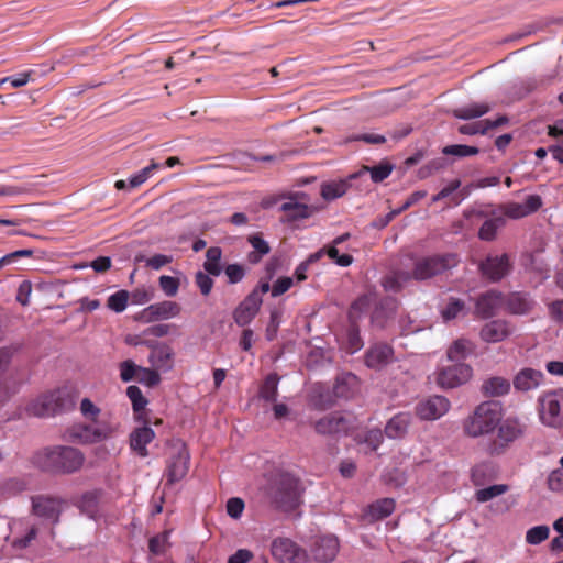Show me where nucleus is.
Instances as JSON below:
<instances>
[{
    "mask_svg": "<svg viewBox=\"0 0 563 563\" xmlns=\"http://www.w3.org/2000/svg\"><path fill=\"white\" fill-rule=\"evenodd\" d=\"M85 454L69 445L45 446L32 456V463L43 472L68 475L81 470Z\"/></svg>",
    "mask_w": 563,
    "mask_h": 563,
    "instance_id": "obj_1",
    "label": "nucleus"
},
{
    "mask_svg": "<svg viewBox=\"0 0 563 563\" xmlns=\"http://www.w3.org/2000/svg\"><path fill=\"white\" fill-rule=\"evenodd\" d=\"M78 399V391L73 386H64L32 400L25 408L29 416L51 417L73 410Z\"/></svg>",
    "mask_w": 563,
    "mask_h": 563,
    "instance_id": "obj_2",
    "label": "nucleus"
},
{
    "mask_svg": "<svg viewBox=\"0 0 563 563\" xmlns=\"http://www.w3.org/2000/svg\"><path fill=\"white\" fill-rule=\"evenodd\" d=\"M302 487L298 477L279 471L277 472L268 488V496L272 503L282 510H294L301 503Z\"/></svg>",
    "mask_w": 563,
    "mask_h": 563,
    "instance_id": "obj_3",
    "label": "nucleus"
},
{
    "mask_svg": "<svg viewBox=\"0 0 563 563\" xmlns=\"http://www.w3.org/2000/svg\"><path fill=\"white\" fill-rule=\"evenodd\" d=\"M501 417V405L498 401H483L464 421V431L473 438L492 433L500 423Z\"/></svg>",
    "mask_w": 563,
    "mask_h": 563,
    "instance_id": "obj_4",
    "label": "nucleus"
},
{
    "mask_svg": "<svg viewBox=\"0 0 563 563\" xmlns=\"http://www.w3.org/2000/svg\"><path fill=\"white\" fill-rule=\"evenodd\" d=\"M114 432V428L108 422L78 423L68 428L64 433V440L79 444H95L108 440Z\"/></svg>",
    "mask_w": 563,
    "mask_h": 563,
    "instance_id": "obj_5",
    "label": "nucleus"
},
{
    "mask_svg": "<svg viewBox=\"0 0 563 563\" xmlns=\"http://www.w3.org/2000/svg\"><path fill=\"white\" fill-rule=\"evenodd\" d=\"M539 417L542 424L559 429L563 427V389L544 393L539 398Z\"/></svg>",
    "mask_w": 563,
    "mask_h": 563,
    "instance_id": "obj_6",
    "label": "nucleus"
},
{
    "mask_svg": "<svg viewBox=\"0 0 563 563\" xmlns=\"http://www.w3.org/2000/svg\"><path fill=\"white\" fill-rule=\"evenodd\" d=\"M456 264L455 254L423 257L416 262L412 277L417 280H424L456 266Z\"/></svg>",
    "mask_w": 563,
    "mask_h": 563,
    "instance_id": "obj_7",
    "label": "nucleus"
},
{
    "mask_svg": "<svg viewBox=\"0 0 563 563\" xmlns=\"http://www.w3.org/2000/svg\"><path fill=\"white\" fill-rule=\"evenodd\" d=\"M472 374V367L465 363L443 365L435 373V382L443 389H452L467 383Z\"/></svg>",
    "mask_w": 563,
    "mask_h": 563,
    "instance_id": "obj_8",
    "label": "nucleus"
},
{
    "mask_svg": "<svg viewBox=\"0 0 563 563\" xmlns=\"http://www.w3.org/2000/svg\"><path fill=\"white\" fill-rule=\"evenodd\" d=\"M273 556L280 563H306L307 553L288 538H277L272 542Z\"/></svg>",
    "mask_w": 563,
    "mask_h": 563,
    "instance_id": "obj_9",
    "label": "nucleus"
},
{
    "mask_svg": "<svg viewBox=\"0 0 563 563\" xmlns=\"http://www.w3.org/2000/svg\"><path fill=\"white\" fill-rule=\"evenodd\" d=\"M189 460L190 456L186 445H178L167 462L165 471L167 484H175L187 475L189 470Z\"/></svg>",
    "mask_w": 563,
    "mask_h": 563,
    "instance_id": "obj_10",
    "label": "nucleus"
},
{
    "mask_svg": "<svg viewBox=\"0 0 563 563\" xmlns=\"http://www.w3.org/2000/svg\"><path fill=\"white\" fill-rule=\"evenodd\" d=\"M180 306L175 301H161L157 303L150 305L143 309L136 317V320L151 323L158 320H168L179 316Z\"/></svg>",
    "mask_w": 563,
    "mask_h": 563,
    "instance_id": "obj_11",
    "label": "nucleus"
},
{
    "mask_svg": "<svg viewBox=\"0 0 563 563\" xmlns=\"http://www.w3.org/2000/svg\"><path fill=\"white\" fill-rule=\"evenodd\" d=\"M451 407L449 399L444 396H430L416 406V413L421 420L432 421L444 416Z\"/></svg>",
    "mask_w": 563,
    "mask_h": 563,
    "instance_id": "obj_12",
    "label": "nucleus"
},
{
    "mask_svg": "<svg viewBox=\"0 0 563 563\" xmlns=\"http://www.w3.org/2000/svg\"><path fill=\"white\" fill-rule=\"evenodd\" d=\"M479 269L484 277L492 282H499L511 271L509 256L504 253L501 255H487L481 263Z\"/></svg>",
    "mask_w": 563,
    "mask_h": 563,
    "instance_id": "obj_13",
    "label": "nucleus"
},
{
    "mask_svg": "<svg viewBox=\"0 0 563 563\" xmlns=\"http://www.w3.org/2000/svg\"><path fill=\"white\" fill-rule=\"evenodd\" d=\"M340 549L339 540L333 534L318 536L311 544V555L318 563L332 562Z\"/></svg>",
    "mask_w": 563,
    "mask_h": 563,
    "instance_id": "obj_14",
    "label": "nucleus"
},
{
    "mask_svg": "<svg viewBox=\"0 0 563 563\" xmlns=\"http://www.w3.org/2000/svg\"><path fill=\"white\" fill-rule=\"evenodd\" d=\"M263 300L258 297V290H252L235 308L233 319L240 327L247 325L257 314Z\"/></svg>",
    "mask_w": 563,
    "mask_h": 563,
    "instance_id": "obj_15",
    "label": "nucleus"
},
{
    "mask_svg": "<svg viewBox=\"0 0 563 563\" xmlns=\"http://www.w3.org/2000/svg\"><path fill=\"white\" fill-rule=\"evenodd\" d=\"M63 505L64 501L56 497L40 495L32 498L33 512L38 517L52 520L54 523L58 521Z\"/></svg>",
    "mask_w": 563,
    "mask_h": 563,
    "instance_id": "obj_16",
    "label": "nucleus"
},
{
    "mask_svg": "<svg viewBox=\"0 0 563 563\" xmlns=\"http://www.w3.org/2000/svg\"><path fill=\"white\" fill-rule=\"evenodd\" d=\"M349 428L350 421L342 412L330 413L314 423L316 431L323 435L345 433Z\"/></svg>",
    "mask_w": 563,
    "mask_h": 563,
    "instance_id": "obj_17",
    "label": "nucleus"
},
{
    "mask_svg": "<svg viewBox=\"0 0 563 563\" xmlns=\"http://www.w3.org/2000/svg\"><path fill=\"white\" fill-rule=\"evenodd\" d=\"M542 206V199L538 195L527 197L525 203L508 202L501 209L505 216L511 219H520L538 211Z\"/></svg>",
    "mask_w": 563,
    "mask_h": 563,
    "instance_id": "obj_18",
    "label": "nucleus"
},
{
    "mask_svg": "<svg viewBox=\"0 0 563 563\" xmlns=\"http://www.w3.org/2000/svg\"><path fill=\"white\" fill-rule=\"evenodd\" d=\"M394 350L386 343L372 345L365 355V364L369 368L380 369L393 360Z\"/></svg>",
    "mask_w": 563,
    "mask_h": 563,
    "instance_id": "obj_19",
    "label": "nucleus"
},
{
    "mask_svg": "<svg viewBox=\"0 0 563 563\" xmlns=\"http://www.w3.org/2000/svg\"><path fill=\"white\" fill-rule=\"evenodd\" d=\"M543 373L541 371L526 367L520 369L514 377V387L519 391H529L538 388L543 382Z\"/></svg>",
    "mask_w": 563,
    "mask_h": 563,
    "instance_id": "obj_20",
    "label": "nucleus"
},
{
    "mask_svg": "<svg viewBox=\"0 0 563 563\" xmlns=\"http://www.w3.org/2000/svg\"><path fill=\"white\" fill-rule=\"evenodd\" d=\"M412 422L410 412H399L393 416L385 426V434L389 439H404Z\"/></svg>",
    "mask_w": 563,
    "mask_h": 563,
    "instance_id": "obj_21",
    "label": "nucleus"
},
{
    "mask_svg": "<svg viewBox=\"0 0 563 563\" xmlns=\"http://www.w3.org/2000/svg\"><path fill=\"white\" fill-rule=\"evenodd\" d=\"M155 438V432L152 428L143 426L134 429L130 434V448L140 457H146L148 455L147 444H150Z\"/></svg>",
    "mask_w": 563,
    "mask_h": 563,
    "instance_id": "obj_22",
    "label": "nucleus"
},
{
    "mask_svg": "<svg viewBox=\"0 0 563 563\" xmlns=\"http://www.w3.org/2000/svg\"><path fill=\"white\" fill-rule=\"evenodd\" d=\"M510 334L511 329L505 320L489 321L481 330V338L488 343L501 342Z\"/></svg>",
    "mask_w": 563,
    "mask_h": 563,
    "instance_id": "obj_23",
    "label": "nucleus"
},
{
    "mask_svg": "<svg viewBox=\"0 0 563 563\" xmlns=\"http://www.w3.org/2000/svg\"><path fill=\"white\" fill-rule=\"evenodd\" d=\"M173 351L166 344L154 346L148 355L150 364L157 371L167 372L173 366Z\"/></svg>",
    "mask_w": 563,
    "mask_h": 563,
    "instance_id": "obj_24",
    "label": "nucleus"
},
{
    "mask_svg": "<svg viewBox=\"0 0 563 563\" xmlns=\"http://www.w3.org/2000/svg\"><path fill=\"white\" fill-rule=\"evenodd\" d=\"M501 303V295L498 291H487L476 301V312L483 318L493 316Z\"/></svg>",
    "mask_w": 563,
    "mask_h": 563,
    "instance_id": "obj_25",
    "label": "nucleus"
},
{
    "mask_svg": "<svg viewBox=\"0 0 563 563\" xmlns=\"http://www.w3.org/2000/svg\"><path fill=\"white\" fill-rule=\"evenodd\" d=\"M507 122V117L500 115L496 120H483L462 124L459 126V132L465 135L485 134L488 130L503 125Z\"/></svg>",
    "mask_w": 563,
    "mask_h": 563,
    "instance_id": "obj_26",
    "label": "nucleus"
},
{
    "mask_svg": "<svg viewBox=\"0 0 563 563\" xmlns=\"http://www.w3.org/2000/svg\"><path fill=\"white\" fill-rule=\"evenodd\" d=\"M427 196L426 190H417L412 192L406 201L397 209H393L384 217L377 219L376 225L378 228H385L397 216H399L401 212L409 209L411 206L416 205L419 200L423 199Z\"/></svg>",
    "mask_w": 563,
    "mask_h": 563,
    "instance_id": "obj_27",
    "label": "nucleus"
},
{
    "mask_svg": "<svg viewBox=\"0 0 563 563\" xmlns=\"http://www.w3.org/2000/svg\"><path fill=\"white\" fill-rule=\"evenodd\" d=\"M534 301L526 292H512L507 299V308L514 314H527L529 313Z\"/></svg>",
    "mask_w": 563,
    "mask_h": 563,
    "instance_id": "obj_28",
    "label": "nucleus"
},
{
    "mask_svg": "<svg viewBox=\"0 0 563 563\" xmlns=\"http://www.w3.org/2000/svg\"><path fill=\"white\" fill-rule=\"evenodd\" d=\"M510 390V382L500 376H493L484 380L482 391L488 397H500Z\"/></svg>",
    "mask_w": 563,
    "mask_h": 563,
    "instance_id": "obj_29",
    "label": "nucleus"
},
{
    "mask_svg": "<svg viewBox=\"0 0 563 563\" xmlns=\"http://www.w3.org/2000/svg\"><path fill=\"white\" fill-rule=\"evenodd\" d=\"M525 431V424L517 418H507L499 427V438L506 442H512Z\"/></svg>",
    "mask_w": 563,
    "mask_h": 563,
    "instance_id": "obj_30",
    "label": "nucleus"
},
{
    "mask_svg": "<svg viewBox=\"0 0 563 563\" xmlns=\"http://www.w3.org/2000/svg\"><path fill=\"white\" fill-rule=\"evenodd\" d=\"M280 210L286 214L287 220H297L308 218L310 212L306 203L289 198L280 205Z\"/></svg>",
    "mask_w": 563,
    "mask_h": 563,
    "instance_id": "obj_31",
    "label": "nucleus"
},
{
    "mask_svg": "<svg viewBox=\"0 0 563 563\" xmlns=\"http://www.w3.org/2000/svg\"><path fill=\"white\" fill-rule=\"evenodd\" d=\"M490 110V106L487 103H471L456 108L452 111L453 115L462 120H472L481 118Z\"/></svg>",
    "mask_w": 563,
    "mask_h": 563,
    "instance_id": "obj_32",
    "label": "nucleus"
},
{
    "mask_svg": "<svg viewBox=\"0 0 563 563\" xmlns=\"http://www.w3.org/2000/svg\"><path fill=\"white\" fill-rule=\"evenodd\" d=\"M474 351V344L467 339L455 340L446 351L449 361H461Z\"/></svg>",
    "mask_w": 563,
    "mask_h": 563,
    "instance_id": "obj_33",
    "label": "nucleus"
},
{
    "mask_svg": "<svg viewBox=\"0 0 563 563\" xmlns=\"http://www.w3.org/2000/svg\"><path fill=\"white\" fill-rule=\"evenodd\" d=\"M221 257L222 250L219 246H211L207 250L203 268L209 275L217 277L222 273Z\"/></svg>",
    "mask_w": 563,
    "mask_h": 563,
    "instance_id": "obj_34",
    "label": "nucleus"
},
{
    "mask_svg": "<svg viewBox=\"0 0 563 563\" xmlns=\"http://www.w3.org/2000/svg\"><path fill=\"white\" fill-rule=\"evenodd\" d=\"M522 265L527 269L539 273L544 279L549 277V267L544 262L541 252L525 254L522 256Z\"/></svg>",
    "mask_w": 563,
    "mask_h": 563,
    "instance_id": "obj_35",
    "label": "nucleus"
},
{
    "mask_svg": "<svg viewBox=\"0 0 563 563\" xmlns=\"http://www.w3.org/2000/svg\"><path fill=\"white\" fill-rule=\"evenodd\" d=\"M391 172V165L387 163H382L373 167L365 166L358 173L352 175L351 177L356 178L369 174L372 181L377 184L388 178Z\"/></svg>",
    "mask_w": 563,
    "mask_h": 563,
    "instance_id": "obj_36",
    "label": "nucleus"
},
{
    "mask_svg": "<svg viewBox=\"0 0 563 563\" xmlns=\"http://www.w3.org/2000/svg\"><path fill=\"white\" fill-rule=\"evenodd\" d=\"M249 242L253 247V251L249 253L247 260L252 264L258 263L262 257L269 253L268 243L262 239L258 234H253L249 236Z\"/></svg>",
    "mask_w": 563,
    "mask_h": 563,
    "instance_id": "obj_37",
    "label": "nucleus"
},
{
    "mask_svg": "<svg viewBox=\"0 0 563 563\" xmlns=\"http://www.w3.org/2000/svg\"><path fill=\"white\" fill-rule=\"evenodd\" d=\"M395 509V501L391 498L379 499L368 507V516L373 520L388 517Z\"/></svg>",
    "mask_w": 563,
    "mask_h": 563,
    "instance_id": "obj_38",
    "label": "nucleus"
},
{
    "mask_svg": "<svg viewBox=\"0 0 563 563\" xmlns=\"http://www.w3.org/2000/svg\"><path fill=\"white\" fill-rule=\"evenodd\" d=\"M357 384V377L352 373H345L336 378L333 391L336 397L347 398L352 388Z\"/></svg>",
    "mask_w": 563,
    "mask_h": 563,
    "instance_id": "obj_39",
    "label": "nucleus"
},
{
    "mask_svg": "<svg viewBox=\"0 0 563 563\" xmlns=\"http://www.w3.org/2000/svg\"><path fill=\"white\" fill-rule=\"evenodd\" d=\"M279 377L277 374H269L260 388V396L265 401H275L278 395Z\"/></svg>",
    "mask_w": 563,
    "mask_h": 563,
    "instance_id": "obj_40",
    "label": "nucleus"
},
{
    "mask_svg": "<svg viewBox=\"0 0 563 563\" xmlns=\"http://www.w3.org/2000/svg\"><path fill=\"white\" fill-rule=\"evenodd\" d=\"M345 180L330 181L321 186V195L325 200H334L342 197L347 190Z\"/></svg>",
    "mask_w": 563,
    "mask_h": 563,
    "instance_id": "obj_41",
    "label": "nucleus"
},
{
    "mask_svg": "<svg viewBox=\"0 0 563 563\" xmlns=\"http://www.w3.org/2000/svg\"><path fill=\"white\" fill-rule=\"evenodd\" d=\"M505 224L503 217H495L486 220L478 232L479 239L484 241H492L497 234V230Z\"/></svg>",
    "mask_w": 563,
    "mask_h": 563,
    "instance_id": "obj_42",
    "label": "nucleus"
},
{
    "mask_svg": "<svg viewBox=\"0 0 563 563\" xmlns=\"http://www.w3.org/2000/svg\"><path fill=\"white\" fill-rule=\"evenodd\" d=\"M508 490V486L505 484H495L475 493V498L479 503H486L495 497L505 494Z\"/></svg>",
    "mask_w": 563,
    "mask_h": 563,
    "instance_id": "obj_43",
    "label": "nucleus"
},
{
    "mask_svg": "<svg viewBox=\"0 0 563 563\" xmlns=\"http://www.w3.org/2000/svg\"><path fill=\"white\" fill-rule=\"evenodd\" d=\"M161 167L159 164L152 162L148 166L144 167L136 174L132 175L129 178L130 188H136L144 184L150 177L154 175V173Z\"/></svg>",
    "mask_w": 563,
    "mask_h": 563,
    "instance_id": "obj_44",
    "label": "nucleus"
},
{
    "mask_svg": "<svg viewBox=\"0 0 563 563\" xmlns=\"http://www.w3.org/2000/svg\"><path fill=\"white\" fill-rule=\"evenodd\" d=\"M550 528L545 525L534 526L526 532V542L538 545L549 538Z\"/></svg>",
    "mask_w": 563,
    "mask_h": 563,
    "instance_id": "obj_45",
    "label": "nucleus"
},
{
    "mask_svg": "<svg viewBox=\"0 0 563 563\" xmlns=\"http://www.w3.org/2000/svg\"><path fill=\"white\" fill-rule=\"evenodd\" d=\"M129 292L126 290H119L112 294L107 301V307L117 312H123L128 306Z\"/></svg>",
    "mask_w": 563,
    "mask_h": 563,
    "instance_id": "obj_46",
    "label": "nucleus"
},
{
    "mask_svg": "<svg viewBox=\"0 0 563 563\" xmlns=\"http://www.w3.org/2000/svg\"><path fill=\"white\" fill-rule=\"evenodd\" d=\"M168 539H169L168 531H164V532L151 538L150 542H148L150 552L154 555L164 554L168 547Z\"/></svg>",
    "mask_w": 563,
    "mask_h": 563,
    "instance_id": "obj_47",
    "label": "nucleus"
},
{
    "mask_svg": "<svg viewBox=\"0 0 563 563\" xmlns=\"http://www.w3.org/2000/svg\"><path fill=\"white\" fill-rule=\"evenodd\" d=\"M465 310L464 301L456 298H450L448 305L442 310V317L445 321L455 319L457 316L463 313Z\"/></svg>",
    "mask_w": 563,
    "mask_h": 563,
    "instance_id": "obj_48",
    "label": "nucleus"
},
{
    "mask_svg": "<svg viewBox=\"0 0 563 563\" xmlns=\"http://www.w3.org/2000/svg\"><path fill=\"white\" fill-rule=\"evenodd\" d=\"M126 396L131 400L132 408L135 412H140L147 405L146 398L143 396L142 390L137 386H134V385L129 386L126 388Z\"/></svg>",
    "mask_w": 563,
    "mask_h": 563,
    "instance_id": "obj_49",
    "label": "nucleus"
},
{
    "mask_svg": "<svg viewBox=\"0 0 563 563\" xmlns=\"http://www.w3.org/2000/svg\"><path fill=\"white\" fill-rule=\"evenodd\" d=\"M140 367L131 360L121 362L119 365L121 380L124 383L136 380Z\"/></svg>",
    "mask_w": 563,
    "mask_h": 563,
    "instance_id": "obj_50",
    "label": "nucleus"
},
{
    "mask_svg": "<svg viewBox=\"0 0 563 563\" xmlns=\"http://www.w3.org/2000/svg\"><path fill=\"white\" fill-rule=\"evenodd\" d=\"M136 380L147 387H154L159 384L161 376L157 369H151L141 366Z\"/></svg>",
    "mask_w": 563,
    "mask_h": 563,
    "instance_id": "obj_51",
    "label": "nucleus"
},
{
    "mask_svg": "<svg viewBox=\"0 0 563 563\" xmlns=\"http://www.w3.org/2000/svg\"><path fill=\"white\" fill-rule=\"evenodd\" d=\"M442 152L445 155L466 157V156L476 155L479 152V150L475 146L454 144V145L445 146Z\"/></svg>",
    "mask_w": 563,
    "mask_h": 563,
    "instance_id": "obj_52",
    "label": "nucleus"
},
{
    "mask_svg": "<svg viewBox=\"0 0 563 563\" xmlns=\"http://www.w3.org/2000/svg\"><path fill=\"white\" fill-rule=\"evenodd\" d=\"M159 287L162 291L167 297H174L178 292L179 289V279L168 275H162L158 279Z\"/></svg>",
    "mask_w": 563,
    "mask_h": 563,
    "instance_id": "obj_53",
    "label": "nucleus"
},
{
    "mask_svg": "<svg viewBox=\"0 0 563 563\" xmlns=\"http://www.w3.org/2000/svg\"><path fill=\"white\" fill-rule=\"evenodd\" d=\"M327 255L339 266L347 267L353 263V257L350 254H339L336 245L332 244L325 249Z\"/></svg>",
    "mask_w": 563,
    "mask_h": 563,
    "instance_id": "obj_54",
    "label": "nucleus"
},
{
    "mask_svg": "<svg viewBox=\"0 0 563 563\" xmlns=\"http://www.w3.org/2000/svg\"><path fill=\"white\" fill-rule=\"evenodd\" d=\"M229 284H238L245 276V268L241 264H229L223 269Z\"/></svg>",
    "mask_w": 563,
    "mask_h": 563,
    "instance_id": "obj_55",
    "label": "nucleus"
},
{
    "mask_svg": "<svg viewBox=\"0 0 563 563\" xmlns=\"http://www.w3.org/2000/svg\"><path fill=\"white\" fill-rule=\"evenodd\" d=\"M207 272H197L195 275V282L203 296H208L213 287V279Z\"/></svg>",
    "mask_w": 563,
    "mask_h": 563,
    "instance_id": "obj_56",
    "label": "nucleus"
},
{
    "mask_svg": "<svg viewBox=\"0 0 563 563\" xmlns=\"http://www.w3.org/2000/svg\"><path fill=\"white\" fill-rule=\"evenodd\" d=\"M80 413L84 418L97 422L100 408L97 407L89 398H84L80 402Z\"/></svg>",
    "mask_w": 563,
    "mask_h": 563,
    "instance_id": "obj_57",
    "label": "nucleus"
},
{
    "mask_svg": "<svg viewBox=\"0 0 563 563\" xmlns=\"http://www.w3.org/2000/svg\"><path fill=\"white\" fill-rule=\"evenodd\" d=\"M362 141L367 144H383L385 143L386 139L385 136L376 133H357L352 134L347 137L346 142H356Z\"/></svg>",
    "mask_w": 563,
    "mask_h": 563,
    "instance_id": "obj_58",
    "label": "nucleus"
},
{
    "mask_svg": "<svg viewBox=\"0 0 563 563\" xmlns=\"http://www.w3.org/2000/svg\"><path fill=\"white\" fill-rule=\"evenodd\" d=\"M244 510V501L239 497H232L227 501V512L233 519H239Z\"/></svg>",
    "mask_w": 563,
    "mask_h": 563,
    "instance_id": "obj_59",
    "label": "nucleus"
},
{
    "mask_svg": "<svg viewBox=\"0 0 563 563\" xmlns=\"http://www.w3.org/2000/svg\"><path fill=\"white\" fill-rule=\"evenodd\" d=\"M548 487L552 492L563 490V470H553L548 476Z\"/></svg>",
    "mask_w": 563,
    "mask_h": 563,
    "instance_id": "obj_60",
    "label": "nucleus"
},
{
    "mask_svg": "<svg viewBox=\"0 0 563 563\" xmlns=\"http://www.w3.org/2000/svg\"><path fill=\"white\" fill-rule=\"evenodd\" d=\"M292 278L291 277H282L278 278L275 284L272 287V296L278 297L285 294L287 290L290 289L292 286Z\"/></svg>",
    "mask_w": 563,
    "mask_h": 563,
    "instance_id": "obj_61",
    "label": "nucleus"
},
{
    "mask_svg": "<svg viewBox=\"0 0 563 563\" xmlns=\"http://www.w3.org/2000/svg\"><path fill=\"white\" fill-rule=\"evenodd\" d=\"M173 257L170 255L165 254H155L148 258H146V266L153 268V269H159L163 266L172 263Z\"/></svg>",
    "mask_w": 563,
    "mask_h": 563,
    "instance_id": "obj_62",
    "label": "nucleus"
},
{
    "mask_svg": "<svg viewBox=\"0 0 563 563\" xmlns=\"http://www.w3.org/2000/svg\"><path fill=\"white\" fill-rule=\"evenodd\" d=\"M32 292V284L29 280H23L16 294V300L22 305L26 306L30 302V296Z\"/></svg>",
    "mask_w": 563,
    "mask_h": 563,
    "instance_id": "obj_63",
    "label": "nucleus"
},
{
    "mask_svg": "<svg viewBox=\"0 0 563 563\" xmlns=\"http://www.w3.org/2000/svg\"><path fill=\"white\" fill-rule=\"evenodd\" d=\"M253 558L251 551L246 549H240L231 556H229L228 563H249Z\"/></svg>",
    "mask_w": 563,
    "mask_h": 563,
    "instance_id": "obj_64",
    "label": "nucleus"
}]
</instances>
